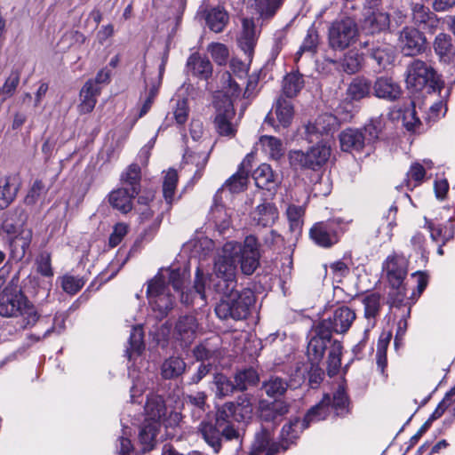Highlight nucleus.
I'll list each match as a JSON object with an SVG mask.
<instances>
[{
	"mask_svg": "<svg viewBox=\"0 0 455 455\" xmlns=\"http://www.w3.org/2000/svg\"><path fill=\"white\" fill-rule=\"evenodd\" d=\"M349 398L344 384H339L334 392L325 394L323 399L312 407L301 421L299 418L290 419L281 431V443H271L269 429L262 427L256 432L250 455H275L282 448L286 451L293 443L303 429L311 423L325 419L331 411L338 417H344L349 412Z\"/></svg>",
	"mask_w": 455,
	"mask_h": 455,
	"instance_id": "1",
	"label": "nucleus"
},
{
	"mask_svg": "<svg viewBox=\"0 0 455 455\" xmlns=\"http://www.w3.org/2000/svg\"><path fill=\"white\" fill-rule=\"evenodd\" d=\"M241 252L239 243L229 241L224 243L214 258L213 274L204 275L197 267L195 288L200 300L206 301L207 293L212 291H232L237 286L235 255Z\"/></svg>",
	"mask_w": 455,
	"mask_h": 455,
	"instance_id": "2",
	"label": "nucleus"
},
{
	"mask_svg": "<svg viewBox=\"0 0 455 455\" xmlns=\"http://www.w3.org/2000/svg\"><path fill=\"white\" fill-rule=\"evenodd\" d=\"M233 410L234 402L226 403L218 409L214 422L203 421L200 424L199 431L204 440L215 453L220 451L223 440H239V433L233 426Z\"/></svg>",
	"mask_w": 455,
	"mask_h": 455,
	"instance_id": "3",
	"label": "nucleus"
},
{
	"mask_svg": "<svg viewBox=\"0 0 455 455\" xmlns=\"http://www.w3.org/2000/svg\"><path fill=\"white\" fill-rule=\"evenodd\" d=\"M212 292L220 295V299L215 307V313L221 320L246 319L256 301L255 294L251 289L239 291L234 287L232 291H212Z\"/></svg>",
	"mask_w": 455,
	"mask_h": 455,
	"instance_id": "4",
	"label": "nucleus"
},
{
	"mask_svg": "<svg viewBox=\"0 0 455 455\" xmlns=\"http://www.w3.org/2000/svg\"><path fill=\"white\" fill-rule=\"evenodd\" d=\"M0 315L3 317H21L23 329L33 327L40 318L36 307L21 290L4 287L0 294Z\"/></svg>",
	"mask_w": 455,
	"mask_h": 455,
	"instance_id": "5",
	"label": "nucleus"
},
{
	"mask_svg": "<svg viewBox=\"0 0 455 455\" xmlns=\"http://www.w3.org/2000/svg\"><path fill=\"white\" fill-rule=\"evenodd\" d=\"M319 326L315 327V334L307 344V357L311 364H319L323 360L325 351H328V374L334 376L341 365L342 344L332 339L331 335H325Z\"/></svg>",
	"mask_w": 455,
	"mask_h": 455,
	"instance_id": "6",
	"label": "nucleus"
},
{
	"mask_svg": "<svg viewBox=\"0 0 455 455\" xmlns=\"http://www.w3.org/2000/svg\"><path fill=\"white\" fill-rule=\"evenodd\" d=\"M405 81L408 88L415 92L426 89L427 93L440 92L443 87L435 69L419 59L413 60L408 65Z\"/></svg>",
	"mask_w": 455,
	"mask_h": 455,
	"instance_id": "7",
	"label": "nucleus"
},
{
	"mask_svg": "<svg viewBox=\"0 0 455 455\" xmlns=\"http://www.w3.org/2000/svg\"><path fill=\"white\" fill-rule=\"evenodd\" d=\"M331 156V147L321 141L311 147L307 151L291 150L288 157L294 169L317 170L327 163Z\"/></svg>",
	"mask_w": 455,
	"mask_h": 455,
	"instance_id": "8",
	"label": "nucleus"
},
{
	"mask_svg": "<svg viewBox=\"0 0 455 455\" xmlns=\"http://www.w3.org/2000/svg\"><path fill=\"white\" fill-rule=\"evenodd\" d=\"M189 278V272L184 267H167L161 268L154 279L166 283L169 287L172 285V289L180 295V301L186 306L195 304L196 299H200L195 286L193 289L184 291L185 283Z\"/></svg>",
	"mask_w": 455,
	"mask_h": 455,
	"instance_id": "9",
	"label": "nucleus"
},
{
	"mask_svg": "<svg viewBox=\"0 0 455 455\" xmlns=\"http://www.w3.org/2000/svg\"><path fill=\"white\" fill-rule=\"evenodd\" d=\"M349 222L340 217L317 222L310 228V238L321 247H331L339 242L340 234L345 232Z\"/></svg>",
	"mask_w": 455,
	"mask_h": 455,
	"instance_id": "10",
	"label": "nucleus"
},
{
	"mask_svg": "<svg viewBox=\"0 0 455 455\" xmlns=\"http://www.w3.org/2000/svg\"><path fill=\"white\" fill-rule=\"evenodd\" d=\"M358 28L355 20L347 16L336 19L329 27L328 40L334 50H344L355 41Z\"/></svg>",
	"mask_w": 455,
	"mask_h": 455,
	"instance_id": "11",
	"label": "nucleus"
},
{
	"mask_svg": "<svg viewBox=\"0 0 455 455\" xmlns=\"http://www.w3.org/2000/svg\"><path fill=\"white\" fill-rule=\"evenodd\" d=\"M147 297L149 306L159 318L167 315L175 301V296L172 294L170 287L154 278L148 282Z\"/></svg>",
	"mask_w": 455,
	"mask_h": 455,
	"instance_id": "12",
	"label": "nucleus"
},
{
	"mask_svg": "<svg viewBox=\"0 0 455 455\" xmlns=\"http://www.w3.org/2000/svg\"><path fill=\"white\" fill-rule=\"evenodd\" d=\"M383 268L387 273L389 284L397 290L396 299L394 301L395 307H399L405 297L403 281L408 273V262L403 256H388L384 262Z\"/></svg>",
	"mask_w": 455,
	"mask_h": 455,
	"instance_id": "13",
	"label": "nucleus"
},
{
	"mask_svg": "<svg viewBox=\"0 0 455 455\" xmlns=\"http://www.w3.org/2000/svg\"><path fill=\"white\" fill-rule=\"evenodd\" d=\"M356 318L355 312L347 306H340L335 308L331 315L323 319L317 325L325 335L332 332L337 334L346 333Z\"/></svg>",
	"mask_w": 455,
	"mask_h": 455,
	"instance_id": "14",
	"label": "nucleus"
},
{
	"mask_svg": "<svg viewBox=\"0 0 455 455\" xmlns=\"http://www.w3.org/2000/svg\"><path fill=\"white\" fill-rule=\"evenodd\" d=\"M146 420L157 422L164 427H173L178 425L181 417L178 412H171L167 418V408L161 395L151 394L148 395L145 404Z\"/></svg>",
	"mask_w": 455,
	"mask_h": 455,
	"instance_id": "15",
	"label": "nucleus"
},
{
	"mask_svg": "<svg viewBox=\"0 0 455 455\" xmlns=\"http://www.w3.org/2000/svg\"><path fill=\"white\" fill-rule=\"evenodd\" d=\"M216 115L214 128L220 136L233 138L237 132V124L234 122L235 112L232 101L226 98L215 105Z\"/></svg>",
	"mask_w": 455,
	"mask_h": 455,
	"instance_id": "16",
	"label": "nucleus"
},
{
	"mask_svg": "<svg viewBox=\"0 0 455 455\" xmlns=\"http://www.w3.org/2000/svg\"><path fill=\"white\" fill-rule=\"evenodd\" d=\"M241 252L235 255L236 264L240 263L241 271L245 275H252L259 265V249L257 238L248 235L243 243H239Z\"/></svg>",
	"mask_w": 455,
	"mask_h": 455,
	"instance_id": "17",
	"label": "nucleus"
},
{
	"mask_svg": "<svg viewBox=\"0 0 455 455\" xmlns=\"http://www.w3.org/2000/svg\"><path fill=\"white\" fill-rule=\"evenodd\" d=\"M426 38L419 30L405 27L400 33L399 46L405 56H415L425 49Z\"/></svg>",
	"mask_w": 455,
	"mask_h": 455,
	"instance_id": "18",
	"label": "nucleus"
},
{
	"mask_svg": "<svg viewBox=\"0 0 455 455\" xmlns=\"http://www.w3.org/2000/svg\"><path fill=\"white\" fill-rule=\"evenodd\" d=\"M198 329L199 323L196 316L192 315H181L175 323L173 337L185 347H188L196 339Z\"/></svg>",
	"mask_w": 455,
	"mask_h": 455,
	"instance_id": "19",
	"label": "nucleus"
},
{
	"mask_svg": "<svg viewBox=\"0 0 455 455\" xmlns=\"http://www.w3.org/2000/svg\"><path fill=\"white\" fill-rule=\"evenodd\" d=\"M274 108L277 124H275L271 113L266 116L265 123L273 126L275 130H278L279 127L287 128L290 126L294 116V109L291 101L283 96H280L276 100Z\"/></svg>",
	"mask_w": 455,
	"mask_h": 455,
	"instance_id": "20",
	"label": "nucleus"
},
{
	"mask_svg": "<svg viewBox=\"0 0 455 455\" xmlns=\"http://www.w3.org/2000/svg\"><path fill=\"white\" fill-rule=\"evenodd\" d=\"M360 45L362 48L367 50V54L373 59L380 68H385L394 60V50L388 44L367 40L361 42Z\"/></svg>",
	"mask_w": 455,
	"mask_h": 455,
	"instance_id": "21",
	"label": "nucleus"
},
{
	"mask_svg": "<svg viewBox=\"0 0 455 455\" xmlns=\"http://www.w3.org/2000/svg\"><path fill=\"white\" fill-rule=\"evenodd\" d=\"M210 156V150L192 151L188 149L183 155L182 170L193 172L192 180H198L206 166Z\"/></svg>",
	"mask_w": 455,
	"mask_h": 455,
	"instance_id": "22",
	"label": "nucleus"
},
{
	"mask_svg": "<svg viewBox=\"0 0 455 455\" xmlns=\"http://www.w3.org/2000/svg\"><path fill=\"white\" fill-rule=\"evenodd\" d=\"M373 95L387 101H395L402 95L401 86L392 77L382 76L372 84Z\"/></svg>",
	"mask_w": 455,
	"mask_h": 455,
	"instance_id": "23",
	"label": "nucleus"
},
{
	"mask_svg": "<svg viewBox=\"0 0 455 455\" xmlns=\"http://www.w3.org/2000/svg\"><path fill=\"white\" fill-rule=\"evenodd\" d=\"M279 212L275 204L263 202L251 212V220L254 225L268 228L272 227L278 220Z\"/></svg>",
	"mask_w": 455,
	"mask_h": 455,
	"instance_id": "24",
	"label": "nucleus"
},
{
	"mask_svg": "<svg viewBox=\"0 0 455 455\" xmlns=\"http://www.w3.org/2000/svg\"><path fill=\"white\" fill-rule=\"evenodd\" d=\"M100 93V87L95 84L92 80H88L80 91V104L78 111L80 114L91 113L97 103V97Z\"/></svg>",
	"mask_w": 455,
	"mask_h": 455,
	"instance_id": "25",
	"label": "nucleus"
},
{
	"mask_svg": "<svg viewBox=\"0 0 455 455\" xmlns=\"http://www.w3.org/2000/svg\"><path fill=\"white\" fill-rule=\"evenodd\" d=\"M339 143L341 149L346 152H359L367 145L363 132L351 128L339 134Z\"/></svg>",
	"mask_w": 455,
	"mask_h": 455,
	"instance_id": "26",
	"label": "nucleus"
},
{
	"mask_svg": "<svg viewBox=\"0 0 455 455\" xmlns=\"http://www.w3.org/2000/svg\"><path fill=\"white\" fill-rule=\"evenodd\" d=\"M183 407L190 411L194 420H199L206 413V395L204 392H196L187 395L183 398Z\"/></svg>",
	"mask_w": 455,
	"mask_h": 455,
	"instance_id": "27",
	"label": "nucleus"
},
{
	"mask_svg": "<svg viewBox=\"0 0 455 455\" xmlns=\"http://www.w3.org/2000/svg\"><path fill=\"white\" fill-rule=\"evenodd\" d=\"M412 20L422 29H432L437 27L438 19L428 7L422 4H414L411 7Z\"/></svg>",
	"mask_w": 455,
	"mask_h": 455,
	"instance_id": "28",
	"label": "nucleus"
},
{
	"mask_svg": "<svg viewBox=\"0 0 455 455\" xmlns=\"http://www.w3.org/2000/svg\"><path fill=\"white\" fill-rule=\"evenodd\" d=\"M188 72L202 79H207L212 73L211 61L199 53L191 54L187 60Z\"/></svg>",
	"mask_w": 455,
	"mask_h": 455,
	"instance_id": "29",
	"label": "nucleus"
},
{
	"mask_svg": "<svg viewBox=\"0 0 455 455\" xmlns=\"http://www.w3.org/2000/svg\"><path fill=\"white\" fill-rule=\"evenodd\" d=\"M389 14L380 11L366 12L363 20V28L374 34L387 29L390 26Z\"/></svg>",
	"mask_w": 455,
	"mask_h": 455,
	"instance_id": "30",
	"label": "nucleus"
},
{
	"mask_svg": "<svg viewBox=\"0 0 455 455\" xmlns=\"http://www.w3.org/2000/svg\"><path fill=\"white\" fill-rule=\"evenodd\" d=\"M372 89L371 82L363 76L355 77L347 86V96L350 100H361L370 97Z\"/></svg>",
	"mask_w": 455,
	"mask_h": 455,
	"instance_id": "31",
	"label": "nucleus"
},
{
	"mask_svg": "<svg viewBox=\"0 0 455 455\" xmlns=\"http://www.w3.org/2000/svg\"><path fill=\"white\" fill-rule=\"evenodd\" d=\"M187 364L180 356L172 355L164 359L161 365V376L164 379H174L186 371Z\"/></svg>",
	"mask_w": 455,
	"mask_h": 455,
	"instance_id": "32",
	"label": "nucleus"
},
{
	"mask_svg": "<svg viewBox=\"0 0 455 455\" xmlns=\"http://www.w3.org/2000/svg\"><path fill=\"white\" fill-rule=\"evenodd\" d=\"M137 195H132L129 188L122 187L112 191L109 195L110 204L123 213H127L132 208V200Z\"/></svg>",
	"mask_w": 455,
	"mask_h": 455,
	"instance_id": "33",
	"label": "nucleus"
},
{
	"mask_svg": "<svg viewBox=\"0 0 455 455\" xmlns=\"http://www.w3.org/2000/svg\"><path fill=\"white\" fill-rule=\"evenodd\" d=\"M162 424L145 419L139 432V441L142 446V451H149L156 444V438Z\"/></svg>",
	"mask_w": 455,
	"mask_h": 455,
	"instance_id": "34",
	"label": "nucleus"
},
{
	"mask_svg": "<svg viewBox=\"0 0 455 455\" xmlns=\"http://www.w3.org/2000/svg\"><path fill=\"white\" fill-rule=\"evenodd\" d=\"M27 213L22 207H17L6 212V217L2 224V228L9 235L17 233L27 221Z\"/></svg>",
	"mask_w": 455,
	"mask_h": 455,
	"instance_id": "35",
	"label": "nucleus"
},
{
	"mask_svg": "<svg viewBox=\"0 0 455 455\" xmlns=\"http://www.w3.org/2000/svg\"><path fill=\"white\" fill-rule=\"evenodd\" d=\"M362 303L364 306V316L368 320V327L372 328L381 308V296L378 292H371L363 298Z\"/></svg>",
	"mask_w": 455,
	"mask_h": 455,
	"instance_id": "36",
	"label": "nucleus"
},
{
	"mask_svg": "<svg viewBox=\"0 0 455 455\" xmlns=\"http://www.w3.org/2000/svg\"><path fill=\"white\" fill-rule=\"evenodd\" d=\"M234 414L235 422H245L251 419L253 413V403L251 397L247 394H243L237 397L234 403Z\"/></svg>",
	"mask_w": 455,
	"mask_h": 455,
	"instance_id": "37",
	"label": "nucleus"
},
{
	"mask_svg": "<svg viewBox=\"0 0 455 455\" xmlns=\"http://www.w3.org/2000/svg\"><path fill=\"white\" fill-rule=\"evenodd\" d=\"M18 185L14 179L4 177L0 179V210L7 208L15 199Z\"/></svg>",
	"mask_w": 455,
	"mask_h": 455,
	"instance_id": "38",
	"label": "nucleus"
},
{
	"mask_svg": "<svg viewBox=\"0 0 455 455\" xmlns=\"http://www.w3.org/2000/svg\"><path fill=\"white\" fill-rule=\"evenodd\" d=\"M144 348L142 328L140 325L133 326L129 337V347L126 349L129 361L136 360V357L140 355Z\"/></svg>",
	"mask_w": 455,
	"mask_h": 455,
	"instance_id": "39",
	"label": "nucleus"
},
{
	"mask_svg": "<svg viewBox=\"0 0 455 455\" xmlns=\"http://www.w3.org/2000/svg\"><path fill=\"white\" fill-rule=\"evenodd\" d=\"M305 205L289 204L285 215L289 222L290 230L295 235H299L302 231L305 215Z\"/></svg>",
	"mask_w": 455,
	"mask_h": 455,
	"instance_id": "40",
	"label": "nucleus"
},
{
	"mask_svg": "<svg viewBox=\"0 0 455 455\" xmlns=\"http://www.w3.org/2000/svg\"><path fill=\"white\" fill-rule=\"evenodd\" d=\"M228 14L222 7L211 9L206 15V23L209 28L215 32H221L228 21Z\"/></svg>",
	"mask_w": 455,
	"mask_h": 455,
	"instance_id": "41",
	"label": "nucleus"
},
{
	"mask_svg": "<svg viewBox=\"0 0 455 455\" xmlns=\"http://www.w3.org/2000/svg\"><path fill=\"white\" fill-rule=\"evenodd\" d=\"M253 179L258 188L270 191L275 187L274 173L268 164L259 165L253 172Z\"/></svg>",
	"mask_w": 455,
	"mask_h": 455,
	"instance_id": "42",
	"label": "nucleus"
},
{
	"mask_svg": "<svg viewBox=\"0 0 455 455\" xmlns=\"http://www.w3.org/2000/svg\"><path fill=\"white\" fill-rule=\"evenodd\" d=\"M31 242L30 232H23L20 235H16L10 242L11 256L15 260L22 259Z\"/></svg>",
	"mask_w": 455,
	"mask_h": 455,
	"instance_id": "43",
	"label": "nucleus"
},
{
	"mask_svg": "<svg viewBox=\"0 0 455 455\" xmlns=\"http://www.w3.org/2000/svg\"><path fill=\"white\" fill-rule=\"evenodd\" d=\"M122 187L129 188L132 195H139L140 191V168L131 164L122 175Z\"/></svg>",
	"mask_w": 455,
	"mask_h": 455,
	"instance_id": "44",
	"label": "nucleus"
},
{
	"mask_svg": "<svg viewBox=\"0 0 455 455\" xmlns=\"http://www.w3.org/2000/svg\"><path fill=\"white\" fill-rule=\"evenodd\" d=\"M304 86V80L299 72L287 74L283 80V93L287 98L295 97Z\"/></svg>",
	"mask_w": 455,
	"mask_h": 455,
	"instance_id": "45",
	"label": "nucleus"
},
{
	"mask_svg": "<svg viewBox=\"0 0 455 455\" xmlns=\"http://www.w3.org/2000/svg\"><path fill=\"white\" fill-rule=\"evenodd\" d=\"M288 383L285 379L272 376L262 383L261 389L269 397L277 398L282 396L287 390Z\"/></svg>",
	"mask_w": 455,
	"mask_h": 455,
	"instance_id": "46",
	"label": "nucleus"
},
{
	"mask_svg": "<svg viewBox=\"0 0 455 455\" xmlns=\"http://www.w3.org/2000/svg\"><path fill=\"white\" fill-rule=\"evenodd\" d=\"M265 152L274 160H279L284 155L282 141L273 136L264 135L259 139Z\"/></svg>",
	"mask_w": 455,
	"mask_h": 455,
	"instance_id": "47",
	"label": "nucleus"
},
{
	"mask_svg": "<svg viewBox=\"0 0 455 455\" xmlns=\"http://www.w3.org/2000/svg\"><path fill=\"white\" fill-rule=\"evenodd\" d=\"M434 49L443 60H450L454 52L451 36L443 33L437 35L434 42Z\"/></svg>",
	"mask_w": 455,
	"mask_h": 455,
	"instance_id": "48",
	"label": "nucleus"
},
{
	"mask_svg": "<svg viewBox=\"0 0 455 455\" xmlns=\"http://www.w3.org/2000/svg\"><path fill=\"white\" fill-rule=\"evenodd\" d=\"M363 63V54L356 51H348L342 59L341 67L347 74H355L360 71Z\"/></svg>",
	"mask_w": 455,
	"mask_h": 455,
	"instance_id": "49",
	"label": "nucleus"
},
{
	"mask_svg": "<svg viewBox=\"0 0 455 455\" xmlns=\"http://www.w3.org/2000/svg\"><path fill=\"white\" fill-rule=\"evenodd\" d=\"M384 128V120L381 116L371 118L361 130L365 138L367 145L374 143L379 137Z\"/></svg>",
	"mask_w": 455,
	"mask_h": 455,
	"instance_id": "50",
	"label": "nucleus"
},
{
	"mask_svg": "<svg viewBox=\"0 0 455 455\" xmlns=\"http://www.w3.org/2000/svg\"><path fill=\"white\" fill-rule=\"evenodd\" d=\"M318 45V33L314 26H311L307 29L306 37L304 38L302 44L299 51L296 52L295 60H298L303 53L307 52L313 55L316 52Z\"/></svg>",
	"mask_w": 455,
	"mask_h": 455,
	"instance_id": "51",
	"label": "nucleus"
},
{
	"mask_svg": "<svg viewBox=\"0 0 455 455\" xmlns=\"http://www.w3.org/2000/svg\"><path fill=\"white\" fill-rule=\"evenodd\" d=\"M259 381V376L252 368L245 369L237 372L235 376V387L237 390L243 391L249 386H253Z\"/></svg>",
	"mask_w": 455,
	"mask_h": 455,
	"instance_id": "52",
	"label": "nucleus"
},
{
	"mask_svg": "<svg viewBox=\"0 0 455 455\" xmlns=\"http://www.w3.org/2000/svg\"><path fill=\"white\" fill-rule=\"evenodd\" d=\"M430 230V236L433 241L437 242L438 240L443 241V244H445L446 242L453 238L454 230L453 225L451 222H448L445 225H434L429 224L428 226Z\"/></svg>",
	"mask_w": 455,
	"mask_h": 455,
	"instance_id": "53",
	"label": "nucleus"
},
{
	"mask_svg": "<svg viewBox=\"0 0 455 455\" xmlns=\"http://www.w3.org/2000/svg\"><path fill=\"white\" fill-rule=\"evenodd\" d=\"M178 182V173L176 170L170 169L164 179L163 182V194L167 204H171L173 201V196L176 190Z\"/></svg>",
	"mask_w": 455,
	"mask_h": 455,
	"instance_id": "54",
	"label": "nucleus"
},
{
	"mask_svg": "<svg viewBox=\"0 0 455 455\" xmlns=\"http://www.w3.org/2000/svg\"><path fill=\"white\" fill-rule=\"evenodd\" d=\"M213 383L216 387V395L219 397L229 395L237 390L235 382L234 383L226 375L221 373L214 376Z\"/></svg>",
	"mask_w": 455,
	"mask_h": 455,
	"instance_id": "55",
	"label": "nucleus"
},
{
	"mask_svg": "<svg viewBox=\"0 0 455 455\" xmlns=\"http://www.w3.org/2000/svg\"><path fill=\"white\" fill-rule=\"evenodd\" d=\"M399 117L402 118L403 124L407 131L413 132L418 126L420 125V120L416 115L415 105L413 101H410L409 106L401 111Z\"/></svg>",
	"mask_w": 455,
	"mask_h": 455,
	"instance_id": "56",
	"label": "nucleus"
},
{
	"mask_svg": "<svg viewBox=\"0 0 455 455\" xmlns=\"http://www.w3.org/2000/svg\"><path fill=\"white\" fill-rule=\"evenodd\" d=\"M282 0H254V8L260 17H272L281 5Z\"/></svg>",
	"mask_w": 455,
	"mask_h": 455,
	"instance_id": "57",
	"label": "nucleus"
},
{
	"mask_svg": "<svg viewBox=\"0 0 455 455\" xmlns=\"http://www.w3.org/2000/svg\"><path fill=\"white\" fill-rule=\"evenodd\" d=\"M248 172L243 170H239L225 182L224 186L228 188L231 193H239L246 188Z\"/></svg>",
	"mask_w": 455,
	"mask_h": 455,
	"instance_id": "58",
	"label": "nucleus"
},
{
	"mask_svg": "<svg viewBox=\"0 0 455 455\" xmlns=\"http://www.w3.org/2000/svg\"><path fill=\"white\" fill-rule=\"evenodd\" d=\"M53 183V180H52L48 187H46L45 184L43 183L41 180H36L33 183L31 188L29 189L28 195L25 197V204L28 205H33L41 197L42 195L45 194L47 190L49 189V187L52 186Z\"/></svg>",
	"mask_w": 455,
	"mask_h": 455,
	"instance_id": "59",
	"label": "nucleus"
},
{
	"mask_svg": "<svg viewBox=\"0 0 455 455\" xmlns=\"http://www.w3.org/2000/svg\"><path fill=\"white\" fill-rule=\"evenodd\" d=\"M20 71L19 69H12L6 78L3 88H2V93L4 95V100L11 98L17 89V87L20 84Z\"/></svg>",
	"mask_w": 455,
	"mask_h": 455,
	"instance_id": "60",
	"label": "nucleus"
},
{
	"mask_svg": "<svg viewBox=\"0 0 455 455\" xmlns=\"http://www.w3.org/2000/svg\"><path fill=\"white\" fill-rule=\"evenodd\" d=\"M85 281L82 277L65 275L61 279V287L68 294L77 293L84 285Z\"/></svg>",
	"mask_w": 455,
	"mask_h": 455,
	"instance_id": "61",
	"label": "nucleus"
},
{
	"mask_svg": "<svg viewBox=\"0 0 455 455\" xmlns=\"http://www.w3.org/2000/svg\"><path fill=\"white\" fill-rule=\"evenodd\" d=\"M316 130L321 132L323 135H328L335 130L337 120L336 117L331 114L320 115L316 119Z\"/></svg>",
	"mask_w": 455,
	"mask_h": 455,
	"instance_id": "62",
	"label": "nucleus"
},
{
	"mask_svg": "<svg viewBox=\"0 0 455 455\" xmlns=\"http://www.w3.org/2000/svg\"><path fill=\"white\" fill-rule=\"evenodd\" d=\"M193 248L194 252L199 255L200 259H204L213 251L215 243L212 239L203 237L194 243Z\"/></svg>",
	"mask_w": 455,
	"mask_h": 455,
	"instance_id": "63",
	"label": "nucleus"
},
{
	"mask_svg": "<svg viewBox=\"0 0 455 455\" xmlns=\"http://www.w3.org/2000/svg\"><path fill=\"white\" fill-rule=\"evenodd\" d=\"M36 270L42 275L50 277L53 275L51 264V254L48 251H42L36 259Z\"/></svg>",
	"mask_w": 455,
	"mask_h": 455,
	"instance_id": "64",
	"label": "nucleus"
}]
</instances>
